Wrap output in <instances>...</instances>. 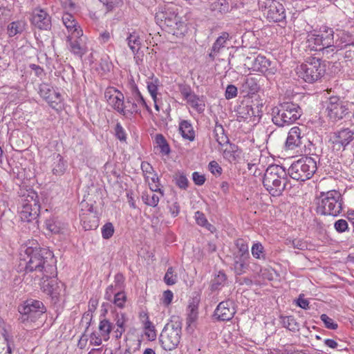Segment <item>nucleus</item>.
<instances>
[{
    "mask_svg": "<svg viewBox=\"0 0 354 354\" xmlns=\"http://www.w3.org/2000/svg\"><path fill=\"white\" fill-rule=\"evenodd\" d=\"M25 254L29 258L25 268L26 272H39L42 279L53 274L54 266L48 263V259L53 257L50 250L38 247L37 243H32L26 248Z\"/></svg>",
    "mask_w": 354,
    "mask_h": 354,
    "instance_id": "nucleus-1",
    "label": "nucleus"
},
{
    "mask_svg": "<svg viewBox=\"0 0 354 354\" xmlns=\"http://www.w3.org/2000/svg\"><path fill=\"white\" fill-rule=\"evenodd\" d=\"M263 185L271 196L282 195L289 185L286 169L279 165H269L264 173Z\"/></svg>",
    "mask_w": 354,
    "mask_h": 354,
    "instance_id": "nucleus-2",
    "label": "nucleus"
},
{
    "mask_svg": "<svg viewBox=\"0 0 354 354\" xmlns=\"http://www.w3.org/2000/svg\"><path fill=\"white\" fill-rule=\"evenodd\" d=\"M156 23L167 32L176 37L185 35L187 28L185 22L179 17L171 7L160 8L156 12Z\"/></svg>",
    "mask_w": 354,
    "mask_h": 354,
    "instance_id": "nucleus-3",
    "label": "nucleus"
},
{
    "mask_svg": "<svg viewBox=\"0 0 354 354\" xmlns=\"http://www.w3.org/2000/svg\"><path fill=\"white\" fill-rule=\"evenodd\" d=\"M301 114V109L297 104L290 101L283 102L272 108V120L275 125L283 127L295 122Z\"/></svg>",
    "mask_w": 354,
    "mask_h": 354,
    "instance_id": "nucleus-4",
    "label": "nucleus"
},
{
    "mask_svg": "<svg viewBox=\"0 0 354 354\" xmlns=\"http://www.w3.org/2000/svg\"><path fill=\"white\" fill-rule=\"evenodd\" d=\"M182 320L179 317L173 316L170 322L162 329L159 342L165 351H171L179 344L182 333Z\"/></svg>",
    "mask_w": 354,
    "mask_h": 354,
    "instance_id": "nucleus-5",
    "label": "nucleus"
},
{
    "mask_svg": "<svg viewBox=\"0 0 354 354\" xmlns=\"http://www.w3.org/2000/svg\"><path fill=\"white\" fill-rule=\"evenodd\" d=\"M342 194L338 191L333 189L321 192L317 198V213L336 216L342 212Z\"/></svg>",
    "mask_w": 354,
    "mask_h": 354,
    "instance_id": "nucleus-6",
    "label": "nucleus"
},
{
    "mask_svg": "<svg viewBox=\"0 0 354 354\" xmlns=\"http://www.w3.org/2000/svg\"><path fill=\"white\" fill-rule=\"evenodd\" d=\"M307 47L310 50L321 51L323 55H328L333 53L335 48H342V46L334 45L333 31L331 29L326 30L325 34L310 32L308 34Z\"/></svg>",
    "mask_w": 354,
    "mask_h": 354,
    "instance_id": "nucleus-7",
    "label": "nucleus"
},
{
    "mask_svg": "<svg viewBox=\"0 0 354 354\" xmlns=\"http://www.w3.org/2000/svg\"><path fill=\"white\" fill-rule=\"evenodd\" d=\"M21 207L19 212L21 220L24 222H31L37 218L40 210L38 194L33 190L27 191L21 198Z\"/></svg>",
    "mask_w": 354,
    "mask_h": 354,
    "instance_id": "nucleus-8",
    "label": "nucleus"
},
{
    "mask_svg": "<svg viewBox=\"0 0 354 354\" xmlns=\"http://www.w3.org/2000/svg\"><path fill=\"white\" fill-rule=\"evenodd\" d=\"M316 169L315 160L311 157L304 156L290 165L288 174L294 180L305 181L312 177Z\"/></svg>",
    "mask_w": 354,
    "mask_h": 354,
    "instance_id": "nucleus-9",
    "label": "nucleus"
},
{
    "mask_svg": "<svg viewBox=\"0 0 354 354\" xmlns=\"http://www.w3.org/2000/svg\"><path fill=\"white\" fill-rule=\"evenodd\" d=\"M297 74L305 82L313 83L318 80L324 73V66L316 57L308 58L305 63L297 67Z\"/></svg>",
    "mask_w": 354,
    "mask_h": 354,
    "instance_id": "nucleus-10",
    "label": "nucleus"
},
{
    "mask_svg": "<svg viewBox=\"0 0 354 354\" xmlns=\"http://www.w3.org/2000/svg\"><path fill=\"white\" fill-rule=\"evenodd\" d=\"M45 310L41 301L30 299L19 306L18 311L20 316L18 319L21 323L26 324L34 322L45 313Z\"/></svg>",
    "mask_w": 354,
    "mask_h": 354,
    "instance_id": "nucleus-11",
    "label": "nucleus"
},
{
    "mask_svg": "<svg viewBox=\"0 0 354 354\" xmlns=\"http://www.w3.org/2000/svg\"><path fill=\"white\" fill-rule=\"evenodd\" d=\"M124 107L126 111H127L131 113L140 112V107H145L147 111H150L149 107L136 85L132 86L131 95L127 97Z\"/></svg>",
    "mask_w": 354,
    "mask_h": 354,
    "instance_id": "nucleus-12",
    "label": "nucleus"
},
{
    "mask_svg": "<svg viewBox=\"0 0 354 354\" xmlns=\"http://www.w3.org/2000/svg\"><path fill=\"white\" fill-rule=\"evenodd\" d=\"M326 110L328 111V116L335 121L342 119L348 113L346 105L336 96L329 98Z\"/></svg>",
    "mask_w": 354,
    "mask_h": 354,
    "instance_id": "nucleus-13",
    "label": "nucleus"
},
{
    "mask_svg": "<svg viewBox=\"0 0 354 354\" xmlns=\"http://www.w3.org/2000/svg\"><path fill=\"white\" fill-rule=\"evenodd\" d=\"M353 140L354 131L348 128L335 131L330 137V141L337 150L344 149Z\"/></svg>",
    "mask_w": 354,
    "mask_h": 354,
    "instance_id": "nucleus-14",
    "label": "nucleus"
},
{
    "mask_svg": "<svg viewBox=\"0 0 354 354\" xmlns=\"http://www.w3.org/2000/svg\"><path fill=\"white\" fill-rule=\"evenodd\" d=\"M109 105H111L118 113L126 115V110L124 102V95L113 87L108 88L104 93Z\"/></svg>",
    "mask_w": 354,
    "mask_h": 354,
    "instance_id": "nucleus-15",
    "label": "nucleus"
},
{
    "mask_svg": "<svg viewBox=\"0 0 354 354\" xmlns=\"http://www.w3.org/2000/svg\"><path fill=\"white\" fill-rule=\"evenodd\" d=\"M113 329V324L107 319H101L98 326L99 333H92L91 335V344L100 346L102 340L107 341Z\"/></svg>",
    "mask_w": 354,
    "mask_h": 354,
    "instance_id": "nucleus-16",
    "label": "nucleus"
},
{
    "mask_svg": "<svg viewBox=\"0 0 354 354\" xmlns=\"http://www.w3.org/2000/svg\"><path fill=\"white\" fill-rule=\"evenodd\" d=\"M46 278V279H44V281L41 283V289L47 295H50L55 302H57L59 297L64 293V286L62 283L58 282L56 279L50 278L48 279V277Z\"/></svg>",
    "mask_w": 354,
    "mask_h": 354,
    "instance_id": "nucleus-17",
    "label": "nucleus"
},
{
    "mask_svg": "<svg viewBox=\"0 0 354 354\" xmlns=\"http://www.w3.org/2000/svg\"><path fill=\"white\" fill-rule=\"evenodd\" d=\"M236 313L232 300H226L218 304L214 310V316L219 321H230Z\"/></svg>",
    "mask_w": 354,
    "mask_h": 354,
    "instance_id": "nucleus-18",
    "label": "nucleus"
},
{
    "mask_svg": "<svg viewBox=\"0 0 354 354\" xmlns=\"http://www.w3.org/2000/svg\"><path fill=\"white\" fill-rule=\"evenodd\" d=\"M32 24L40 30H48L51 27V18L48 13L41 8H35L32 11Z\"/></svg>",
    "mask_w": 354,
    "mask_h": 354,
    "instance_id": "nucleus-19",
    "label": "nucleus"
},
{
    "mask_svg": "<svg viewBox=\"0 0 354 354\" xmlns=\"http://www.w3.org/2000/svg\"><path fill=\"white\" fill-rule=\"evenodd\" d=\"M267 18L270 21H283L286 19L283 6L277 1H271L268 7Z\"/></svg>",
    "mask_w": 354,
    "mask_h": 354,
    "instance_id": "nucleus-20",
    "label": "nucleus"
},
{
    "mask_svg": "<svg viewBox=\"0 0 354 354\" xmlns=\"http://www.w3.org/2000/svg\"><path fill=\"white\" fill-rule=\"evenodd\" d=\"M301 133L302 129L299 127H293L290 129L285 143L287 150H295L301 145V139L303 138Z\"/></svg>",
    "mask_w": 354,
    "mask_h": 354,
    "instance_id": "nucleus-21",
    "label": "nucleus"
},
{
    "mask_svg": "<svg viewBox=\"0 0 354 354\" xmlns=\"http://www.w3.org/2000/svg\"><path fill=\"white\" fill-rule=\"evenodd\" d=\"M261 77L259 75L256 77L247 76L241 86V91L247 95L257 93L260 89V80Z\"/></svg>",
    "mask_w": 354,
    "mask_h": 354,
    "instance_id": "nucleus-22",
    "label": "nucleus"
},
{
    "mask_svg": "<svg viewBox=\"0 0 354 354\" xmlns=\"http://www.w3.org/2000/svg\"><path fill=\"white\" fill-rule=\"evenodd\" d=\"M62 21L68 31L71 33L73 37L80 38L83 35L82 30L78 26L75 17L69 13L64 14Z\"/></svg>",
    "mask_w": 354,
    "mask_h": 354,
    "instance_id": "nucleus-23",
    "label": "nucleus"
},
{
    "mask_svg": "<svg viewBox=\"0 0 354 354\" xmlns=\"http://www.w3.org/2000/svg\"><path fill=\"white\" fill-rule=\"evenodd\" d=\"M247 62H252V68L255 71L264 72L266 71L270 66V62L266 57L263 55H257L256 57L251 60V57L246 58Z\"/></svg>",
    "mask_w": 354,
    "mask_h": 354,
    "instance_id": "nucleus-24",
    "label": "nucleus"
},
{
    "mask_svg": "<svg viewBox=\"0 0 354 354\" xmlns=\"http://www.w3.org/2000/svg\"><path fill=\"white\" fill-rule=\"evenodd\" d=\"M228 39L229 34L226 32H222L216 39L212 47L211 52L209 54V56L212 59H214L215 57L219 53L221 49L225 47V44Z\"/></svg>",
    "mask_w": 354,
    "mask_h": 354,
    "instance_id": "nucleus-25",
    "label": "nucleus"
},
{
    "mask_svg": "<svg viewBox=\"0 0 354 354\" xmlns=\"http://www.w3.org/2000/svg\"><path fill=\"white\" fill-rule=\"evenodd\" d=\"M126 41L132 53H138L141 47V39L139 35L136 32H129Z\"/></svg>",
    "mask_w": 354,
    "mask_h": 354,
    "instance_id": "nucleus-26",
    "label": "nucleus"
},
{
    "mask_svg": "<svg viewBox=\"0 0 354 354\" xmlns=\"http://www.w3.org/2000/svg\"><path fill=\"white\" fill-rule=\"evenodd\" d=\"M26 23L24 20H17L8 24L7 31L9 37H14L22 33L26 29Z\"/></svg>",
    "mask_w": 354,
    "mask_h": 354,
    "instance_id": "nucleus-27",
    "label": "nucleus"
},
{
    "mask_svg": "<svg viewBox=\"0 0 354 354\" xmlns=\"http://www.w3.org/2000/svg\"><path fill=\"white\" fill-rule=\"evenodd\" d=\"M179 130L184 138L189 141H193L194 140V131L193 130L192 124L187 120H183L180 123Z\"/></svg>",
    "mask_w": 354,
    "mask_h": 354,
    "instance_id": "nucleus-28",
    "label": "nucleus"
},
{
    "mask_svg": "<svg viewBox=\"0 0 354 354\" xmlns=\"http://www.w3.org/2000/svg\"><path fill=\"white\" fill-rule=\"evenodd\" d=\"M227 281L226 274L222 272L219 271L218 274H215L214 277L211 281V290L215 291L221 289L225 284Z\"/></svg>",
    "mask_w": 354,
    "mask_h": 354,
    "instance_id": "nucleus-29",
    "label": "nucleus"
},
{
    "mask_svg": "<svg viewBox=\"0 0 354 354\" xmlns=\"http://www.w3.org/2000/svg\"><path fill=\"white\" fill-rule=\"evenodd\" d=\"M72 36L68 37V40L69 41L70 50L75 55L82 57V55L85 53V49L84 46L80 43L81 39L78 38L79 40L75 39L73 40Z\"/></svg>",
    "mask_w": 354,
    "mask_h": 354,
    "instance_id": "nucleus-30",
    "label": "nucleus"
},
{
    "mask_svg": "<svg viewBox=\"0 0 354 354\" xmlns=\"http://www.w3.org/2000/svg\"><path fill=\"white\" fill-rule=\"evenodd\" d=\"M214 133L216 140L220 145L228 143L229 139L225 133L224 129L223 126L218 122H216Z\"/></svg>",
    "mask_w": 354,
    "mask_h": 354,
    "instance_id": "nucleus-31",
    "label": "nucleus"
},
{
    "mask_svg": "<svg viewBox=\"0 0 354 354\" xmlns=\"http://www.w3.org/2000/svg\"><path fill=\"white\" fill-rule=\"evenodd\" d=\"M230 6L226 0H216L212 2L209 6V9L212 12L220 14H225L229 11Z\"/></svg>",
    "mask_w": 354,
    "mask_h": 354,
    "instance_id": "nucleus-32",
    "label": "nucleus"
},
{
    "mask_svg": "<svg viewBox=\"0 0 354 354\" xmlns=\"http://www.w3.org/2000/svg\"><path fill=\"white\" fill-rule=\"evenodd\" d=\"M53 109H58L62 102V96L59 92L54 91L50 95L44 99Z\"/></svg>",
    "mask_w": 354,
    "mask_h": 354,
    "instance_id": "nucleus-33",
    "label": "nucleus"
},
{
    "mask_svg": "<svg viewBox=\"0 0 354 354\" xmlns=\"http://www.w3.org/2000/svg\"><path fill=\"white\" fill-rule=\"evenodd\" d=\"M160 197L153 192H145L142 195V200L147 205L155 207L158 205Z\"/></svg>",
    "mask_w": 354,
    "mask_h": 354,
    "instance_id": "nucleus-34",
    "label": "nucleus"
},
{
    "mask_svg": "<svg viewBox=\"0 0 354 354\" xmlns=\"http://www.w3.org/2000/svg\"><path fill=\"white\" fill-rule=\"evenodd\" d=\"M187 103L198 113H202L205 110V103L199 98L198 95L194 94L187 100Z\"/></svg>",
    "mask_w": 354,
    "mask_h": 354,
    "instance_id": "nucleus-35",
    "label": "nucleus"
},
{
    "mask_svg": "<svg viewBox=\"0 0 354 354\" xmlns=\"http://www.w3.org/2000/svg\"><path fill=\"white\" fill-rule=\"evenodd\" d=\"M235 245L238 249V252L234 254V256L249 257L248 245L245 241L242 239H238L235 242Z\"/></svg>",
    "mask_w": 354,
    "mask_h": 354,
    "instance_id": "nucleus-36",
    "label": "nucleus"
},
{
    "mask_svg": "<svg viewBox=\"0 0 354 354\" xmlns=\"http://www.w3.org/2000/svg\"><path fill=\"white\" fill-rule=\"evenodd\" d=\"M155 141L160 149V152L164 155H168L170 153V147L165 138L162 134H157Z\"/></svg>",
    "mask_w": 354,
    "mask_h": 354,
    "instance_id": "nucleus-37",
    "label": "nucleus"
},
{
    "mask_svg": "<svg viewBox=\"0 0 354 354\" xmlns=\"http://www.w3.org/2000/svg\"><path fill=\"white\" fill-rule=\"evenodd\" d=\"M248 258V257L234 256V267L236 274L241 275L245 272V270L247 268L245 261Z\"/></svg>",
    "mask_w": 354,
    "mask_h": 354,
    "instance_id": "nucleus-38",
    "label": "nucleus"
},
{
    "mask_svg": "<svg viewBox=\"0 0 354 354\" xmlns=\"http://www.w3.org/2000/svg\"><path fill=\"white\" fill-rule=\"evenodd\" d=\"M283 326L291 331L299 330V325L292 316L281 317Z\"/></svg>",
    "mask_w": 354,
    "mask_h": 354,
    "instance_id": "nucleus-39",
    "label": "nucleus"
},
{
    "mask_svg": "<svg viewBox=\"0 0 354 354\" xmlns=\"http://www.w3.org/2000/svg\"><path fill=\"white\" fill-rule=\"evenodd\" d=\"M98 301L96 299H91L88 302V311L84 314L82 320V322L84 319L88 320V322H86V330L90 326V323L92 319V313L95 310Z\"/></svg>",
    "mask_w": 354,
    "mask_h": 354,
    "instance_id": "nucleus-40",
    "label": "nucleus"
},
{
    "mask_svg": "<svg viewBox=\"0 0 354 354\" xmlns=\"http://www.w3.org/2000/svg\"><path fill=\"white\" fill-rule=\"evenodd\" d=\"M147 89L153 101H156L158 95L159 80L157 78H151L147 81Z\"/></svg>",
    "mask_w": 354,
    "mask_h": 354,
    "instance_id": "nucleus-41",
    "label": "nucleus"
},
{
    "mask_svg": "<svg viewBox=\"0 0 354 354\" xmlns=\"http://www.w3.org/2000/svg\"><path fill=\"white\" fill-rule=\"evenodd\" d=\"M54 164L55 165L53 168V174L58 176L62 175L66 170V165L59 154L57 155V162Z\"/></svg>",
    "mask_w": 354,
    "mask_h": 354,
    "instance_id": "nucleus-42",
    "label": "nucleus"
},
{
    "mask_svg": "<svg viewBox=\"0 0 354 354\" xmlns=\"http://www.w3.org/2000/svg\"><path fill=\"white\" fill-rule=\"evenodd\" d=\"M177 278V274L174 273V268L172 267H169L164 277L165 283L168 286L174 285L176 283Z\"/></svg>",
    "mask_w": 354,
    "mask_h": 354,
    "instance_id": "nucleus-43",
    "label": "nucleus"
},
{
    "mask_svg": "<svg viewBox=\"0 0 354 354\" xmlns=\"http://www.w3.org/2000/svg\"><path fill=\"white\" fill-rule=\"evenodd\" d=\"M113 233L114 227L111 223H106L102 227V236L104 239H110Z\"/></svg>",
    "mask_w": 354,
    "mask_h": 354,
    "instance_id": "nucleus-44",
    "label": "nucleus"
},
{
    "mask_svg": "<svg viewBox=\"0 0 354 354\" xmlns=\"http://www.w3.org/2000/svg\"><path fill=\"white\" fill-rule=\"evenodd\" d=\"M195 218L196 223L201 226L206 227L208 230H210V228L212 227V225L208 223L204 214L199 211L196 212Z\"/></svg>",
    "mask_w": 354,
    "mask_h": 354,
    "instance_id": "nucleus-45",
    "label": "nucleus"
},
{
    "mask_svg": "<svg viewBox=\"0 0 354 354\" xmlns=\"http://www.w3.org/2000/svg\"><path fill=\"white\" fill-rule=\"evenodd\" d=\"M251 252L254 258L260 259L263 257L264 248L261 243H256L252 245Z\"/></svg>",
    "mask_w": 354,
    "mask_h": 354,
    "instance_id": "nucleus-46",
    "label": "nucleus"
},
{
    "mask_svg": "<svg viewBox=\"0 0 354 354\" xmlns=\"http://www.w3.org/2000/svg\"><path fill=\"white\" fill-rule=\"evenodd\" d=\"M53 89L49 84L46 83H42L39 85V93L41 97L44 99L46 98L48 95H50L51 93L54 92Z\"/></svg>",
    "mask_w": 354,
    "mask_h": 354,
    "instance_id": "nucleus-47",
    "label": "nucleus"
},
{
    "mask_svg": "<svg viewBox=\"0 0 354 354\" xmlns=\"http://www.w3.org/2000/svg\"><path fill=\"white\" fill-rule=\"evenodd\" d=\"M288 244H290L294 248L300 250H304L308 248V243L305 241L299 239L290 240Z\"/></svg>",
    "mask_w": 354,
    "mask_h": 354,
    "instance_id": "nucleus-48",
    "label": "nucleus"
},
{
    "mask_svg": "<svg viewBox=\"0 0 354 354\" xmlns=\"http://www.w3.org/2000/svg\"><path fill=\"white\" fill-rule=\"evenodd\" d=\"M321 320L324 323L325 326L330 330H335L337 328L338 325L337 323L334 322L333 319L330 318L327 315L322 314L320 316Z\"/></svg>",
    "mask_w": 354,
    "mask_h": 354,
    "instance_id": "nucleus-49",
    "label": "nucleus"
},
{
    "mask_svg": "<svg viewBox=\"0 0 354 354\" xmlns=\"http://www.w3.org/2000/svg\"><path fill=\"white\" fill-rule=\"evenodd\" d=\"M175 180L176 185L181 189H186L188 186V180L185 174L180 173L176 175Z\"/></svg>",
    "mask_w": 354,
    "mask_h": 354,
    "instance_id": "nucleus-50",
    "label": "nucleus"
},
{
    "mask_svg": "<svg viewBox=\"0 0 354 354\" xmlns=\"http://www.w3.org/2000/svg\"><path fill=\"white\" fill-rule=\"evenodd\" d=\"M178 88L179 91L186 100L194 94L189 85L185 84H180L178 85Z\"/></svg>",
    "mask_w": 354,
    "mask_h": 354,
    "instance_id": "nucleus-51",
    "label": "nucleus"
},
{
    "mask_svg": "<svg viewBox=\"0 0 354 354\" xmlns=\"http://www.w3.org/2000/svg\"><path fill=\"white\" fill-rule=\"evenodd\" d=\"M126 301V295L123 292H118L115 294L113 303L118 307L122 308Z\"/></svg>",
    "mask_w": 354,
    "mask_h": 354,
    "instance_id": "nucleus-52",
    "label": "nucleus"
},
{
    "mask_svg": "<svg viewBox=\"0 0 354 354\" xmlns=\"http://www.w3.org/2000/svg\"><path fill=\"white\" fill-rule=\"evenodd\" d=\"M115 135L120 141H126V133L122 125L118 122L115 127Z\"/></svg>",
    "mask_w": 354,
    "mask_h": 354,
    "instance_id": "nucleus-53",
    "label": "nucleus"
},
{
    "mask_svg": "<svg viewBox=\"0 0 354 354\" xmlns=\"http://www.w3.org/2000/svg\"><path fill=\"white\" fill-rule=\"evenodd\" d=\"M335 229L338 232H344L348 228V224L344 219H339L334 224Z\"/></svg>",
    "mask_w": 354,
    "mask_h": 354,
    "instance_id": "nucleus-54",
    "label": "nucleus"
},
{
    "mask_svg": "<svg viewBox=\"0 0 354 354\" xmlns=\"http://www.w3.org/2000/svg\"><path fill=\"white\" fill-rule=\"evenodd\" d=\"M143 318H145V320L143 321L144 322V326H145V328L148 330L149 331H150L151 333H153V335H152V337H156V333H155V326L153 325V324L150 322L149 319V316L147 313H144V315H142Z\"/></svg>",
    "mask_w": 354,
    "mask_h": 354,
    "instance_id": "nucleus-55",
    "label": "nucleus"
},
{
    "mask_svg": "<svg viewBox=\"0 0 354 354\" xmlns=\"http://www.w3.org/2000/svg\"><path fill=\"white\" fill-rule=\"evenodd\" d=\"M237 95V88L232 84H230L227 86L225 90V96L227 100L235 97Z\"/></svg>",
    "mask_w": 354,
    "mask_h": 354,
    "instance_id": "nucleus-56",
    "label": "nucleus"
},
{
    "mask_svg": "<svg viewBox=\"0 0 354 354\" xmlns=\"http://www.w3.org/2000/svg\"><path fill=\"white\" fill-rule=\"evenodd\" d=\"M114 320L117 328L125 329L124 324L127 320L124 314L117 313Z\"/></svg>",
    "mask_w": 354,
    "mask_h": 354,
    "instance_id": "nucleus-57",
    "label": "nucleus"
},
{
    "mask_svg": "<svg viewBox=\"0 0 354 354\" xmlns=\"http://www.w3.org/2000/svg\"><path fill=\"white\" fill-rule=\"evenodd\" d=\"M209 171L216 176L221 174L222 168L216 161H212L209 164Z\"/></svg>",
    "mask_w": 354,
    "mask_h": 354,
    "instance_id": "nucleus-58",
    "label": "nucleus"
},
{
    "mask_svg": "<svg viewBox=\"0 0 354 354\" xmlns=\"http://www.w3.org/2000/svg\"><path fill=\"white\" fill-rule=\"evenodd\" d=\"M192 179H193L194 183L197 185H202L205 182V176L199 174L197 171H194L192 174Z\"/></svg>",
    "mask_w": 354,
    "mask_h": 354,
    "instance_id": "nucleus-59",
    "label": "nucleus"
},
{
    "mask_svg": "<svg viewBox=\"0 0 354 354\" xmlns=\"http://www.w3.org/2000/svg\"><path fill=\"white\" fill-rule=\"evenodd\" d=\"M30 68L34 71L35 75L41 79L45 75L44 69L39 65L32 64L30 65Z\"/></svg>",
    "mask_w": 354,
    "mask_h": 354,
    "instance_id": "nucleus-60",
    "label": "nucleus"
},
{
    "mask_svg": "<svg viewBox=\"0 0 354 354\" xmlns=\"http://www.w3.org/2000/svg\"><path fill=\"white\" fill-rule=\"evenodd\" d=\"M0 354H12L11 347L6 339L0 343Z\"/></svg>",
    "mask_w": 354,
    "mask_h": 354,
    "instance_id": "nucleus-61",
    "label": "nucleus"
},
{
    "mask_svg": "<svg viewBox=\"0 0 354 354\" xmlns=\"http://www.w3.org/2000/svg\"><path fill=\"white\" fill-rule=\"evenodd\" d=\"M124 281V277L121 273L116 274L114 278L115 288L120 290L123 286Z\"/></svg>",
    "mask_w": 354,
    "mask_h": 354,
    "instance_id": "nucleus-62",
    "label": "nucleus"
},
{
    "mask_svg": "<svg viewBox=\"0 0 354 354\" xmlns=\"http://www.w3.org/2000/svg\"><path fill=\"white\" fill-rule=\"evenodd\" d=\"M257 164L256 162H248V171L253 174L254 176H257L261 175L260 169H258Z\"/></svg>",
    "mask_w": 354,
    "mask_h": 354,
    "instance_id": "nucleus-63",
    "label": "nucleus"
},
{
    "mask_svg": "<svg viewBox=\"0 0 354 354\" xmlns=\"http://www.w3.org/2000/svg\"><path fill=\"white\" fill-rule=\"evenodd\" d=\"M100 66L103 72H109L110 71L111 64L108 60V57L102 58L100 63Z\"/></svg>",
    "mask_w": 354,
    "mask_h": 354,
    "instance_id": "nucleus-64",
    "label": "nucleus"
}]
</instances>
